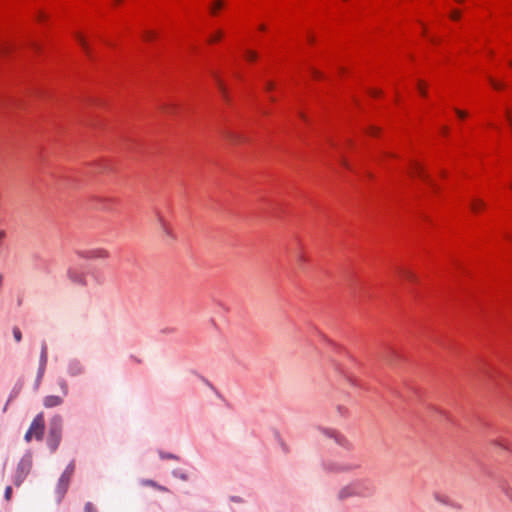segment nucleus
Returning a JSON list of instances; mask_svg holds the SVG:
<instances>
[{
    "mask_svg": "<svg viewBox=\"0 0 512 512\" xmlns=\"http://www.w3.org/2000/svg\"><path fill=\"white\" fill-rule=\"evenodd\" d=\"M370 94H371L372 96H378V95H380V94H381V91H379V90H371V91H370Z\"/></svg>",
    "mask_w": 512,
    "mask_h": 512,
    "instance_id": "nucleus-32",
    "label": "nucleus"
},
{
    "mask_svg": "<svg viewBox=\"0 0 512 512\" xmlns=\"http://www.w3.org/2000/svg\"><path fill=\"white\" fill-rule=\"evenodd\" d=\"M505 495L508 497V499L512 502V489L505 488L504 490Z\"/></svg>",
    "mask_w": 512,
    "mask_h": 512,
    "instance_id": "nucleus-28",
    "label": "nucleus"
},
{
    "mask_svg": "<svg viewBox=\"0 0 512 512\" xmlns=\"http://www.w3.org/2000/svg\"><path fill=\"white\" fill-rule=\"evenodd\" d=\"M241 140V137L240 136H237V135H232L231 136V141L233 142H238Z\"/></svg>",
    "mask_w": 512,
    "mask_h": 512,
    "instance_id": "nucleus-31",
    "label": "nucleus"
},
{
    "mask_svg": "<svg viewBox=\"0 0 512 512\" xmlns=\"http://www.w3.org/2000/svg\"><path fill=\"white\" fill-rule=\"evenodd\" d=\"M312 74L315 78H320L321 77V73L315 69H312Z\"/></svg>",
    "mask_w": 512,
    "mask_h": 512,
    "instance_id": "nucleus-30",
    "label": "nucleus"
},
{
    "mask_svg": "<svg viewBox=\"0 0 512 512\" xmlns=\"http://www.w3.org/2000/svg\"><path fill=\"white\" fill-rule=\"evenodd\" d=\"M45 358H46V348H43L42 359H45Z\"/></svg>",
    "mask_w": 512,
    "mask_h": 512,
    "instance_id": "nucleus-37",
    "label": "nucleus"
},
{
    "mask_svg": "<svg viewBox=\"0 0 512 512\" xmlns=\"http://www.w3.org/2000/svg\"><path fill=\"white\" fill-rule=\"evenodd\" d=\"M442 132H443L444 134H446V133L448 132V128H447V127H445V126H444V127H442Z\"/></svg>",
    "mask_w": 512,
    "mask_h": 512,
    "instance_id": "nucleus-38",
    "label": "nucleus"
},
{
    "mask_svg": "<svg viewBox=\"0 0 512 512\" xmlns=\"http://www.w3.org/2000/svg\"><path fill=\"white\" fill-rule=\"evenodd\" d=\"M342 164H343L345 167H348V164H347V162H346V161H344V160H343V161H342Z\"/></svg>",
    "mask_w": 512,
    "mask_h": 512,
    "instance_id": "nucleus-40",
    "label": "nucleus"
},
{
    "mask_svg": "<svg viewBox=\"0 0 512 512\" xmlns=\"http://www.w3.org/2000/svg\"><path fill=\"white\" fill-rule=\"evenodd\" d=\"M11 495H12V488H11L10 486H8V487L6 488V491H5V498H6L7 500H10Z\"/></svg>",
    "mask_w": 512,
    "mask_h": 512,
    "instance_id": "nucleus-27",
    "label": "nucleus"
},
{
    "mask_svg": "<svg viewBox=\"0 0 512 512\" xmlns=\"http://www.w3.org/2000/svg\"><path fill=\"white\" fill-rule=\"evenodd\" d=\"M62 403V398L59 396H47L44 398V406L47 408H52L58 406Z\"/></svg>",
    "mask_w": 512,
    "mask_h": 512,
    "instance_id": "nucleus-9",
    "label": "nucleus"
},
{
    "mask_svg": "<svg viewBox=\"0 0 512 512\" xmlns=\"http://www.w3.org/2000/svg\"><path fill=\"white\" fill-rule=\"evenodd\" d=\"M85 512H97L96 508L91 503H87L85 506Z\"/></svg>",
    "mask_w": 512,
    "mask_h": 512,
    "instance_id": "nucleus-23",
    "label": "nucleus"
},
{
    "mask_svg": "<svg viewBox=\"0 0 512 512\" xmlns=\"http://www.w3.org/2000/svg\"><path fill=\"white\" fill-rule=\"evenodd\" d=\"M400 274L403 276V278L407 279L410 282H416L417 281V276L415 275V273H413L410 270L403 269V270L400 271Z\"/></svg>",
    "mask_w": 512,
    "mask_h": 512,
    "instance_id": "nucleus-12",
    "label": "nucleus"
},
{
    "mask_svg": "<svg viewBox=\"0 0 512 512\" xmlns=\"http://www.w3.org/2000/svg\"><path fill=\"white\" fill-rule=\"evenodd\" d=\"M485 206V203L480 199H474L471 202V209L475 212H477L479 209L483 208Z\"/></svg>",
    "mask_w": 512,
    "mask_h": 512,
    "instance_id": "nucleus-14",
    "label": "nucleus"
},
{
    "mask_svg": "<svg viewBox=\"0 0 512 512\" xmlns=\"http://www.w3.org/2000/svg\"><path fill=\"white\" fill-rule=\"evenodd\" d=\"M456 1L459 2V3H462L464 0H456Z\"/></svg>",
    "mask_w": 512,
    "mask_h": 512,
    "instance_id": "nucleus-41",
    "label": "nucleus"
},
{
    "mask_svg": "<svg viewBox=\"0 0 512 512\" xmlns=\"http://www.w3.org/2000/svg\"><path fill=\"white\" fill-rule=\"evenodd\" d=\"M417 88H418L419 93L422 96H426L427 95L426 85H425V83L423 81H418Z\"/></svg>",
    "mask_w": 512,
    "mask_h": 512,
    "instance_id": "nucleus-16",
    "label": "nucleus"
},
{
    "mask_svg": "<svg viewBox=\"0 0 512 512\" xmlns=\"http://www.w3.org/2000/svg\"><path fill=\"white\" fill-rule=\"evenodd\" d=\"M245 56H246L247 60H249V61H255L258 57L257 53L253 50H247L245 52Z\"/></svg>",
    "mask_w": 512,
    "mask_h": 512,
    "instance_id": "nucleus-17",
    "label": "nucleus"
},
{
    "mask_svg": "<svg viewBox=\"0 0 512 512\" xmlns=\"http://www.w3.org/2000/svg\"><path fill=\"white\" fill-rule=\"evenodd\" d=\"M450 17L453 20H458L460 18V12L458 10H453L450 14Z\"/></svg>",
    "mask_w": 512,
    "mask_h": 512,
    "instance_id": "nucleus-24",
    "label": "nucleus"
},
{
    "mask_svg": "<svg viewBox=\"0 0 512 512\" xmlns=\"http://www.w3.org/2000/svg\"><path fill=\"white\" fill-rule=\"evenodd\" d=\"M197 381L199 382L200 385H202L210 393H215V394L218 393L217 390L215 389V387L210 382H208L204 377L198 376Z\"/></svg>",
    "mask_w": 512,
    "mask_h": 512,
    "instance_id": "nucleus-11",
    "label": "nucleus"
},
{
    "mask_svg": "<svg viewBox=\"0 0 512 512\" xmlns=\"http://www.w3.org/2000/svg\"><path fill=\"white\" fill-rule=\"evenodd\" d=\"M45 14L43 12L39 13V21H44Z\"/></svg>",
    "mask_w": 512,
    "mask_h": 512,
    "instance_id": "nucleus-35",
    "label": "nucleus"
},
{
    "mask_svg": "<svg viewBox=\"0 0 512 512\" xmlns=\"http://www.w3.org/2000/svg\"><path fill=\"white\" fill-rule=\"evenodd\" d=\"M13 335H14V338L17 342H20L21 339H22V334H21V331L19 328L15 327L13 329Z\"/></svg>",
    "mask_w": 512,
    "mask_h": 512,
    "instance_id": "nucleus-19",
    "label": "nucleus"
},
{
    "mask_svg": "<svg viewBox=\"0 0 512 512\" xmlns=\"http://www.w3.org/2000/svg\"><path fill=\"white\" fill-rule=\"evenodd\" d=\"M29 469H30V464L28 462L22 461L18 465V472L21 474L22 478H24L28 474Z\"/></svg>",
    "mask_w": 512,
    "mask_h": 512,
    "instance_id": "nucleus-13",
    "label": "nucleus"
},
{
    "mask_svg": "<svg viewBox=\"0 0 512 512\" xmlns=\"http://www.w3.org/2000/svg\"><path fill=\"white\" fill-rule=\"evenodd\" d=\"M413 168L416 175L429 182L434 187V184L430 182L429 176L424 172L423 168L418 163H414Z\"/></svg>",
    "mask_w": 512,
    "mask_h": 512,
    "instance_id": "nucleus-10",
    "label": "nucleus"
},
{
    "mask_svg": "<svg viewBox=\"0 0 512 512\" xmlns=\"http://www.w3.org/2000/svg\"><path fill=\"white\" fill-rule=\"evenodd\" d=\"M69 277L72 280L76 281V282H81L82 281V277L81 276L80 277H75L74 276V272L72 270L69 271Z\"/></svg>",
    "mask_w": 512,
    "mask_h": 512,
    "instance_id": "nucleus-26",
    "label": "nucleus"
},
{
    "mask_svg": "<svg viewBox=\"0 0 512 512\" xmlns=\"http://www.w3.org/2000/svg\"><path fill=\"white\" fill-rule=\"evenodd\" d=\"M378 129L375 128V127H371L369 133L372 134V135H375L377 133Z\"/></svg>",
    "mask_w": 512,
    "mask_h": 512,
    "instance_id": "nucleus-33",
    "label": "nucleus"
},
{
    "mask_svg": "<svg viewBox=\"0 0 512 512\" xmlns=\"http://www.w3.org/2000/svg\"><path fill=\"white\" fill-rule=\"evenodd\" d=\"M320 432L326 437L334 439V441L345 450L351 451L353 449L352 443L338 431L330 428H320Z\"/></svg>",
    "mask_w": 512,
    "mask_h": 512,
    "instance_id": "nucleus-4",
    "label": "nucleus"
},
{
    "mask_svg": "<svg viewBox=\"0 0 512 512\" xmlns=\"http://www.w3.org/2000/svg\"><path fill=\"white\" fill-rule=\"evenodd\" d=\"M73 472H74V464L71 463L68 465L66 470L61 475L59 482H58V486H57V492L60 497H63V495L66 493Z\"/></svg>",
    "mask_w": 512,
    "mask_h": 512,
    "instance_id": "nucleus-6",
    "label": "nucleus"
},
{
    "mask_svg": "<svg viewBox=\"0 0 512 512\" xmlns=\"http://www.w3.org/2000/svg\"><path fill=\"white\" fill-rule=\"evenodd\" d=\"M85 257L89 259H106L109 257V252L104 248H94L88 250Z\"/></svg>",
    "mask_w": 512,
    "mask_h": 512,
    "instance_id": "nucleus-8",
    "label": "nucleus"
},
{
    "mask_svg": "<svg viewBox=\"0 0 512 512\" xmlns=\"http://www.w3.org/2000/svg\"><path fill=\"white\" fill-rule=\"evenodd\" d=\"M77 41H78V43H79L83 48H85V49H86V45H87V44H86V40H85V38H84L82 35H80V34H78V35H77Z\"/></svg>",
    "mask_w": 512,
    "mask_h": 512,
    "instance_id": "nucleus-22",
    "label": "nucleus"
},
{
    "mask_svg": "<svg viewBox=\"0 0 512 512\" xmlns=\"http://www.w3.org/2000/svg\"><path fill=\"white\" fill-rule=\"evenodd\" d=\"M143 37H144V39H145L146 41H151V40H153V39H154L155 34H154V32L147 31V32H145V34H144V36H143Z\"/></svg>",
    "mask_w": 512,
    "mask_h": 512,
    "instance_id": "nucleus-21",
    "label": "nucleus"
},
{
    "mask_svg": "<svg viewBox=\"0 0 512 512\" xmlns=\"http://www.w3.org/2000/svg\"><path fill=\"white\" fill-rule=\"evenodd\" d=\"M322 467L328 473H349L360 468V463L354 457L327 459Z\"/></svg>",
    "mask_w": 512,
    "mask_h": 512,
    "instance_id": "nucleus-1",
    "label": "nucleus"
},
{
    "mask_svg": "<svg viewBox=\"0 0 512 512\" xmlns=\"http://www.w3.org/2000/svg\"><path fill=\"white\" fill-rule=\"evenodd\" d=\"M44 431V416L42 413L38 414L33 420L29 430L25 435L26 441H31L32 438L41 440Z\"/></svg>",
    "mask_w": 512,
    "mask_h": 512,
    "instance_id": "nucleus-3",
    "label": "nucleus"
},
{
    "mask_svg": "<svg viewBox=\"0 0 512 512\" xmlns=\"http://www.w3.org/2000/svg\"><path fill=\"white\" fill-rule=\"evenodd\" d=\"M489 82L497 90L502 89L504 87V85L502 83L497 82L496 80H494L491 77H489Z\"/></svg>",
    "mask_w": 512,
    "mask_h": 512,
    "instance_id": "nucleus-20",
    "label": "nucleus"
},
{
    "mask_svg": "<svg viewBox=\"0 0 512 512\" xmlns=\"http://www.w3.org/2000/svg\"><path fill=\"white\" fill-rule=\"evenodd\" d=\"M223 6V2L221 0L214 1L210 6V11L212 14H215L218 9Z\"/></svg>",
    "mask_w": 512,
    "mask_h": 512,
    "instance_id": "nucleus-15",
    "label": "nucleus"
},
{
    "mask_svg": "<svg viewBox=\"0 0 512 512\" xmlns=\"http://www.w3.org/2000/svg\"><path fill=\"white\" fill-rule=\"evenodd\" d=\"M222 36V33L220 31H217L216 33L209 36L208 41L209 42H216L218 41Z\"/></svg>",
    "mask_w": 512,
    "mask_h": 512,
    "instance_id": "nucleus-18",
    "label": "nucleus"
},
{
    "mask_svg": "<svg viewBox=\"0 0 512 512\" xmlns=\"http://www.w3.org/2000/svg\"><path fill=\"white\" fill-rule=\"evenodd\" d=\"M455 113L457 114V116L459 118H462V119L467 116V113L465 111L457 109V108L455 109Z\"/></svg>",
    "mask_w": 512,
    "mask_h": 512,
    "instance_id": "nucleus-25",
    "label": "nucleus"
},
{
    "mask_svg": "<svg viewBox=\"0 0 512 512\" xmlns=\"http://www.w3.org/2000/svg\"><path fill=\"white\" fill-rule=\"evenodd\" d=\"M266 88H267L268 90H271V89L273 88V83L268 82V83H267V85H266Z\"/></svg>",
    "mask_w": 512,
    "mask_h": 512,
    "instance_id": "nucleus-36",
    "label": "nucleus"
},
{
    "mask_svg": "<svg viewBox=\"0 0 512 512\" xmlns=\"http://www.w3.org/2000/svg\"><path fill=\"white\" fill-rule=\"evenodd\" d=\"M351 497H356L352 482H350L347 485L343 486L337 492V498L340 501H344V500H346L348 498H351Z\"/></svg>",
    "mask_w": 512,
    "mask_h": 512,
    "instance_id": "nucleus-7",
    "label": "nucleus"
},
{
    "mask_svg": "<svg viewBox=\"0 0 512 512\" xmlns=\"http://www.w3.org/2000/svg\"><path fill=\"white\" fill-rule=\"evenodd\" d=\"M4 237H5V232L3 230H0V243L2 242Z\"/></svg>",
    "mask_w": 512,
    "mask_h": 512,
    "instance_id": "nucleus-34",
    "label": "nucleus"
},
{
    "mask_svg": "<svg viewBox=\"0 0 512 512\" xmlns=\"http://www.w3.org/2000/svg\"><path fill=\"white\" fill-rule=\"evenodd\" d=\"M259 29H260V30H262V31H264V30L266 29V27H265V25H260V26H259Z\"/></svg>",
    "mask_w": 512,
    "mask_h": 512,
    "instance_id": "nucleus-39",
    "label": "nucleus"
},
{
    "mask_svg": "<svg viewBox=\"0 0 512 512\" xmlns=\"http://www.w3.org/2000/svg\"><path fill=\"white\" fill-rule=\"evenodd\" d=\"M60 431L61 419L60 417H55L51 421L50 435L48 439V445L53 451L57 448V445L60 441Z\"/></svg>",
    "mask_w": 512,
    "mask_h": 512,
    "instance_id": "nucleus-5",
    "label": "nucleus"
},
{
    "mask_svg": "<svg viewBox=\"0 0 512 512\" xmlns=\"http://www.w3.org/2000/svg\"><path fill=\"white\" fill-rule=\"evenodd\" d=\"M352 484L356 497H370L375 493V486L368 479H357Z\"/></svg>",
    "mask_w": 512,
    "mask_h": 512,
    "instance_id": "nucleus-2",
    "label": "nucleus"
},
{
    "mask_svg": "<svg viewBox=\"0 0 512 512\" xmlns=\"http://www.w3.org/2000/svg\"><path fill=\"white\" fill-rule=\"evenodd\" d=\"M217 83H218V87H219V89L221 90V92L223 93V95H225V92H226V91H225V87H224V85H223L222 81H221V80H219V79H217Z\"/></svg>",
    "mask_w": 512,
    "mask_h": 512,
    "instance_id": "nucleus-29",
    "label": "nucleus"
}]
</instances>
